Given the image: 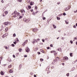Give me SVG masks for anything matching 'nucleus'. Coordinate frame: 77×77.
Here are the masks:
<instances>
[{"mask_svg":"<svg viewBox=\"0 0 77 77\" xmlns=\"http://www.w3.org/2000/svg\"><path fill=\"white\" fill-rule=\"evenodd\" d=\"M36 42V40L34 39L33 40V41L32 42V43L34 44H35V43Z\"/></svg>","mask_w":77,"mask_h":77,"instance_id":"nucleus-9","label":"nucleus"},{"mask_svg":"<svg viewBox=\"0 0 77 77\" xmlns=\"http://www.w3.org/2000/svg\"><path fill=\"white\" fill-rule=\"evenodd\" d=\"M66 76L67 77H68L69 75V73H68L66 74Z\"/></svg>","mask_w":77,"mask_h":77,"instance_id":"nucleus-24","label":"nucleus"},{"mask_svg":"<svg viewBox=\"0 0 77 77\" xmlns=\"http://www.w3.org/2000/svg\"><path fill=\"white\" fill-rule=\"evenodd\" d=\"M1 2L2 3H4V1H3V0H2V1H1Z\"/></svg>","mask_w":77,"mask_h":77,"instance_id":"nucleus-49","label":"nucleus"},{"mask_svg":"<svg viewBox=\"0 0 77 77\" xmlns=\"http://www.w3.org/2000/svg\"><path fill=\"white\" fill-rule=\"evenodd\" d=\"M14 44H17V42H14Z\"/></svg>","mask_w":77,"mask_h":77,"instance_id":"nucleus-51","label":"nucleus"},{"mask_svg":"<svg viewBox=\"0 0 77 77\" xmlns=\"http://www.w3.org/2000/svg\"><path fill=\"white\" fill-rule=\"evenodd\" d=\"M38 30V29L36 28H34L32 29L33 32H37Z\"/></svg>","mask_w":77,"mask_h":77,"instance_id":"nucleus-7","label":"nucleus"},{"mask_svg":"<svg viewBox=\"0 0 77 77\" xmlns=\"http://www.w3.org/2000/svg\"><path fill=\"white\" fill-rule=\"evenodd\" d=\"M37 41H39V39H37Z\"/></svg>","mask_w":77,"mask_h":77,"instance_id":"nucleus-61","label":"nucleus"},{"mask_svg":"<svg viewBox=\"0 0 77 77\" xmlns=\"http://www.w3.org/2000/svg\"><path fill=\"white\" fill-rule=\"evenodd\" d=\"M56 53V51H51V53Z\"/></svg>","mask_w":77,"mask_h":77,"instance_id":"nucleus-17","label":"nucleus"},{"mask_svg":"<svg viewBox=\"0 0 77 77\" xmlns=\"http://www.w3.org/2000/svg\"><path fill=\"white\" fill-rule=\"evenodd\" d=\"M12 67V65H10L8 66V68H11Z\"/></svg>","mask_w":77,"mask_h":77,"instance_id":"nucleus-20","label":"nucleus"},{"mask_svg":"<svg viewBox=\"0 0 77 77\" xmlns=\"http://www.w3.org/2000/svg\"><path fill=\"white\" fill-rule=\"evenodd\" d=\"M13 57H14V58H15V55H13Z\"/></svg>","mask_w":77,"mask_h":77,"instance_id":"nucleus-46","label":"nucleus"},{"mask_svg":"<svg viewBox=\"0 0 77 77\" xmlns=\"http://www.w3.org/2000/svg\"><path fill=\"white\" fill-rule=\"evenodd\" d=\"M25 44H26V43L24 42L22 44V45H23V46H24V45H25Z\"/></svg>","mask_w":77,"mask_h":77,"instance_id":"nucleus-28","label":"nucleus"},{"mask_svg":"<svg viewBox=\"0 0 77 77\" xmlns=\"http://www.w3.org/2000/svg\"><path fill=\"white\" fill-rule=\"evenodd\" d=\"M71 8V7L70 6H69L67 7L65 9V11H67L68 10H69V9H70V8Z\"/></svg>","mask_w":77,"mask_h":77,"instance_id":"nucleus-3","label":"nucleus"},{"mask_svg":"<svg viewBox=\"0 0 77 77\" xmlns=\"http://www.w3.org/2000/svg\"><path fill=\"white\" fill-rule=\"evenodd\" d=\"M16 36V35L15 34V33H14L13 35V37H15V36Z\"/></svg>","mask_w":77,"mask_h":77,"instance_id":"nucleus-31","label":"nucleus"},{"mask_svg":"<svg viewBox=\"0 0 77 77\" xmlns=\"http://www.w3.org/2000/svg\"><path fill=\"white\" fill-rule=\"evenodd\" d=\"M0 58L2 60V59H3V57H0Z\"/></svg>","mask_w":77,"mask_h":77,"instance_id":"nucleus-56","label":"nucleus"},{"mask_svg":"<svg viewBox=\"0 0 77 77\" xmlns=\"http://www.w3.org/2000/svg\"><path fill=\"white\" fill-rule=\"evenodd\" d=\"M47 49H48H48H50V47H47Z\"/></svg>","mask_w":77,"mask_h":77,"instance_id":"nucleus-55","label":"nucleus"},{"mask_svg":"<svg viewBox=\"0 0 77 77\" xmlns=\"http://www.w3.org/2000/svg\"><path fill=\"white\" fill-rule=\"evenodd\" d=\"M35 9H38V8L37 7V6H35Z\"/></svg>","mask_w":77,"mask_h":77,"instance_id":"nucleus-44","label":"nucleus"},{"mask_svg":"<svg viewBox=\"0 0 77 77\" xmlns=\"http://www.w3.org/2000/svg\"><path fill=\"white\" fill-rule=\"evenodd\" d=\"M55 59V62H58V61H59V60H60V59L57 57Z\"/></svg>","mask_w":77,"mask_h":77,"instance_id":"nucleus-5","label":"nucleus"},{"mask_svg":"<svg viewBox=\"0 0 77 77\" xmlns=\"http://www.w3.org/2000/svg\"><path fill=\"white\" fill-rule=\"evenodd\" d=\"M14 15L12 17L14 18H15L16 17H17L19 15H20V13L17 12V11H15L14 12Z\"/></svg>","mask_w":77,"mask_h":77,"instance_id":"nucleus-1","label":"nucleus"},{"mask_svg":"<svg viewBox=\"0 0 77 77\" xmlns=\"http://www.w3.org/2000/svg\"><path fill=\"white\" fill-rule=\"evenodd\" d=\"M40 51H41V52H42L43 53H44V51L42 49L40 50Z\"/></svg>","mask_w":77,"mask_h":77,"instance_id":"nucleus-15","label":"nucleus"},{"mask_svg":"<svg viewBox=\"0 0 77 77\" xmlns=\"http://www.w3.org/2000/svg\"><path fill=\"white\" fill-rule=\"evenodd\" d=\"M8 34L7 33H5L2 36V38H5L6 36V35H7V34Z\"/></svg>","mask_w":77,"mask_h":77,"instance_id":"nucleus-10","label":"nucleus"},{"mask_svg":"<svg viewBox=\"0 0 77 77\" xmlns=\"http://www.w3.org/2000/svg\"><path fill=\"white\" fill-rule=\"evenodd\" d=\"M76 26H77V23H76L75 24Z\"/></svg>","mask_w":77,"mask_h":77,"instance_id":"nucleus-64","label":"nucleus"},{"mask_svg":"<svg viewBox=\"0 0 77 77\" xmlns=\"http://www.w3.org/2000/svg\"><path fill=\"white\" fill-rule=\"evenodd\" d=\"M42 42H45V39H42Z\"/></svg>","mask_w":77,"mask_h":77,"instance_id":"nucleus-32","label":"nucleus"},{"mask_svg":"<svg viewBox=\"0 0 77 77\" xmlns=\"http://www.w3.org/2000/svg\"><path fill=\"white\" fill-rule=\"evenodd\" d=\"M57 54V52H55L54 53V55H55V56H56V54Z\"/></svg>","mask_w":77,"mask_h":77,"instance_id":"nucleus-29","label":"nucleus"},{"mask_svg":"<svg viewBox=\"0 0 77 77\" xmlns=\"http://www.w3.org/2000/svg\"><path fill=\"white\" fill-rule=\"evenodd\" d=\"M18 2H22V0H18Z\"/></svg>","mask_w":77,"mask_h":77,"instance_id":"nucleus-34","label":"nucleus"},{"mask_svg":"<svg viewBox=\"0 0 77 77\" xmlns=\"http://www.w3.org/2000/svg\"><path fill=\"white\" fill-rule=\"evenodd\" d=\"M60 3V2H58L57 3V5H59Z\"/></svg>","mask_w":77,"mask_h":77,"instance_id":"nucleus-41","label":"nucleus"},{"mask_svg":"<svg viewBox=\"0 0 77 77\" xmlns=\"http://www.w3.org/2000/svg\"><path fill=\"white\" fill-rule=\"evenodd\" d=\"M58 51H62V49L61 48H59L57 49Z\"/></svg>","mask_w":77,"mask_h":77,"instance_id":"nucleus-12","label":"nucleus"},{"mask_svg":"<svg viewBox=\"0 0 77 77\" xmlns=\"http://www.w3.org/2000/svg\"><path fill=\"white\" fill-rule=\"evenodd\" d=\"M9 24V22H6L4 23V24L5 25H8Z\"/></svg>","mask_w":77,"mask_h":77,"instance_id":"nucleus-14","label":"nucleus"},{"mask_svg":"<svg viewBox=\"0 0 77 77\" xmlns=\"http://www.w3.org/2000/svg\"><path fill=\"white\" fill-rule=\"evenodd\" d=\"M20 12H21V13H25L26 12L24 9L20 10Z\"/></svg>","mask_w":77,"mask_h":77,"instance_id":"nucleus-8","label":"nucleus"},{"mask_svg":"<svg viewBox=\"0 0 77 77\" xmlns=\"http://www.w3.org/2000/svg\"><path fill=\"white\" fill-rule=\"evenodd\" d=\"M23 20L26 23H28V22H29V21H30V19L29 18H28V19H27L26 18H24L23 19Z\"/></svg>","mask_w":77,"mask_h":77,"instance_id":"nucleus-2","label":"nucleus"},{"mask_svg":"<svg viewBox=\"0 0 77 77\" xmlns=\"http://www.w3.org/2000/svg\"><path fill=\"white\" fill-rule=\"evenodd\" d=\"M30 74L31 75H33V72H31L30 73Z\"/></svg>","mask_w":77,"mask_h":77,"instance_id":"nucleus-45","label":"nucleus"},{"mask_svg":"<svg viewBox=\"0 0 77 77\" xmlns=\"http://www.w3.org/2000/svg\"><path fill=\"white\" fill-rule=\"evenodd\" d=\"M65 22H66V24H68V22H67L65 20Z\"/></svg>","mask_w":77,"mask_h":77,"instance_id":"nucleus-39","label":"nucleus"},{"mask_svg":"<svg viewBox=\"0 0 77 77\" xmlns=\"http://www.w3.org/2000/svg\"><path fill=\"white\" fill-rule=\"evenodd\" d=\"M59 37L57 38V39H59Z\"/></svg>","mask_w":77,"mask_h":77,"instance_id":"nucleus-62","label":"nucleus"},{"mask_svg":"<svg viewBox=\"0 0 77 77\" xmlns=\"http://www.w3.org/2000/svg\"><path fill=\"white\" fill-rule=\"evenodd\" d=\"M73 27L74 28H76V26H75L74 25L73 26Z\"/></svg>","mask_w":77,"mask_h":77,"instance_id":"nucleus-47","label":"nucleus"},{"mask_svg":"<svg viewBox=\"0 0 77 77\" xmlns=\"http://www.w3.org/2000/svg\"><path fill=\"white\" fill-rule=\"evenodd\" d=\"M57 18L58 20H60V17H57Z\"/></svg>","mask_w":77,"mask_h":77,"instance_id":"nucleus-25","label":"nucleus"},{"mask_svg":"<svg viewBox=\"0 0 77 77\" xmlns=\"http://www.w3.org/2000/svg\"><path fill=\"white\" fill-rule=\"evenodd\" d=\"M19 51H20L21 52V51L22 50V49L21 48H20L18 49Z\"/></svg>","mask_w":77,"mask_h":77,"instance_id":"nucleus-36","label":"nucleus"},{"mask_svg":"<svg viewBox=\"0 0 77 77\" xmlns=\"http://www.w3.org/2000/svg\"><path fill=\"white\" fill-rule=\"evenodd\" d=\"M22 18L23 17H22V16H18V18L19 19H20L21 18Z\"/></svg>","mask_w":77,"mask_h":77,"instance_id":"nucleus-18","label":"nucleus"},{"mask_svg":"<svg viewBox=\"0 0 77 77\" xmlns=\"http://www.w3.org/2000/svg\"><path fill=\"white\" fill-rule=\"evenodd\" d=\"M63 15H64V16H65V15H66V14H65V13H63Z\"/></svg>","mask_w":77,"mask_h":77,"instance_id":"nucleus-48","label":"nucleus"},{"mask_svg":"<svg viewBox=\"0 0 77 77\" xmlns=\"http://www.w3.org/2000/svg\"><path fill=\"white\" fill-rule=\"evenodd\" d=\"M74 13H76V12H77V11H74Z\"/></svg>","mask_w":77,"mask_h":77,"instance_id":"nucleus-60","label":"nucleus"},{"mask_svg":"<svg viewBox=\"0 0 77 77\" xmlns=\"http://www.w3.org/2000/svg\"><path fill=\"white\" fill-rule=\"evenodd\" d=\"M46 19V18L45 17H43V20H45Z\"/></svg>","mask_w":77,"mask_h":77,"instance_id":"nucleus-42","label":"nucleus"},{"mask_svg":"<svg viewBox=\"0 0 77 77\" xmlns=\"http://www.w3.org/2000/svg\"><path fill=\"white\" fill-rule=\"evenodd\" d=\"M28 8L29 9H30L32 8V7H31L30 5H29L28 6Z\"/></svg>","mask_w":77,"mask_h":77,"instance_id":"nucleus-19","label":"nucleus"},{"mask_svg":"<svg viewBox=\"0 0 77 77\" xmlns=\"http://www.w3.org/2000/svg\"><path fill=\"white\" fill-rule=\"evenodd\" d=\"M30 11L31 12H33V9H31Z\"/></svg>","mask_w":77,"mask_h":77,"instance_id":"nucleus-50","label":"nucleus"},{"mask_svg":"<svg viewBox=\"0 0 77 77\" xmlns=\"http://www.w3.org/2000/svg\"><path fill=\"white\" fill-rule=\"evenodd\" d=\"M42 0H40V2H42Z\"/></svg>","mask_w":77,"mask_h":77,"instance_id":"nucleus-59","label":"nucleus"},{"mask_svg":"<svg viewBox=\"0 0 77 77\" xmlns=\"http://www.w3.org/2000/svg\"><path fill=\"white\" fill-rule=\"evenodd\" d=\"M40 61H41V62H42V61H43V60H44L43 59L41 58L40 59Z\"/></svg>","mask_w":77,"mask_h":77,"instance_id":"nucleus-27","label":"nucleus"},{"mask_svg":"<svg viewBox=\"0 0 77 77\" xmlns=\"http://www.w3.org/2000/svg\"><path fill=\"white\" fill-rule=\"evenodd\" d=\"M28 42V40H26L25 41V42H24L25 44H26V43H27V42Z\"/></svg>","mask_w":77,"mask_h":77,"instance_id":"nucleus-21","label":"nucleus"},{"mask_svg":"<svg viewBox=\"0 0 77 77\" xmlns=\"http://www.w3.org/2000/svg\"><path fill=\"white\" fill-rule=\"evenodd\" d=\"M1 33H2V34H3V33H3V31L2 32H1Z\"/></svg>","mask_w":77,"mask_h":77,"instance_id":"nucleus-58","label":"nucleus"},{"mask_svg":"<svg viewBox=\"0 0 77 77\" xmlns=\"http://www.w3.org/2000/svg\"><path fill=\"white\" fill-rule=\"evenodd\" d=\"M62 65L63 66H64V65H65V64L64 63H62Z\"/></svg>","mask_w":77,"mask_h":77,"instance_id":"nucleus-53","label":"nucleus"},{"mask_svg":"<svg viewBox=\"0 0 77 77\" xmlns=\"http://www.w3.org/2000/svg\"><path fill=\"white\" fill-rule=\"evenodd\" d=\"M11 46H12V47H15V45H14V44H12L11 45Z\"/></svg>","mask_w":77,"mask_h":77,"instance_id":"nucleus-35","label":"nucleus"},{"mask_svg":"<svg viewBox=\"0 0 77 77\" xmlns=\"http://www.w3.org/2000/svg\"><path fill=\"white\" fill-rule=\"evenodd\" d=\"M8 12H7V11H5V14L6 15V14H8Z\"/></svg>","mask_w":77,"mask_h":77,"instance_id":"nucleus-30","label":"nucleus"},{"mask_svg":"<svg viewBox=\"0 0 77 77\" xmlns=\"http://www.w3.org/2000/svg\"><path fill=\"white\" fill-rule=\"evenodd\" d=\"M53 27L54 29H56V26L54 25V24H53Z\"/></svg>","mask_w":77,"mask_h":77,"instance_id":"nucleus-23","label":"nucleus"},{"mask_svg":"<svg viewBox=\"0 0 77 77\" xmlns=\"http://www.w3.org/2000/svg\"><path fill=\"white\" fill-rule=\"evenodd\" d=\"M74 40L75 39V40H77V38H76L75 37L74 38Z\"/></svg>","mask_w":77,"mask_h":77,"instance_id":"nucleus-52","label":"nucleus"},{"mask_svg":"<svg viewBox=\"0 0 77 77\" xmlns=\"http://www.w3.org/2000/svg\"><path fill=\"white\" fill-rule=\"evenodd\" d=\"M70 56H71V57H72V53H70Z\"/></svg>","mask_w":77,"mask_h":77,"instance_id":"nucleus-22","label":"nucleus"},{"mask_svg":"<svg viewBox=\"0 0 77 77\" xmlns=\"http://www.w3.org/2000/svg\"><path fill=\"white\" fill-rule=\"evenodd\" d=\"M50 47H53V44H51L50 45Z\"/></svg>","mask_w":77,"mask_h":77,"instance_id":"nucleus-40","label":"nucleus"},{"mask_svg":"<svg viewBox=\"0 0 77 77\" xmlns=\"http://www.w3.org/2000/svg\"><path fill=\"white\" fill-rule=\"evenodd\" d=\"M24 57H27V55H24Z\"/></svg>","mask_w":77,"mask_h":77,"instance_id":"nucleus-43","label":"nucleus"},{"mask_svg":"<svg viewBox=\"0 0 77 77\" xmlns=\"http://www.w3.org/2000/svg\"><path fill=\"white\" fill-rule=\"evenodd\" d=\"M19 54V53H17L16 54V55L17 56H18Z\"/></svg>","mask_w":77,"mask_h":77,"instance_id":"nucleus-37","label":"nucleus"},{"mask_svg":"<svg viewBox=\"0 0 77 77\" xmlns=\"http://www.w3.org/2000/svg\"><path fill=\"white\" fill-rule=\"evenodd\" d=\"M5 30L7 32L8 30V28H6L5 29Z\"/></svg>","mask_w":77,"mask_h":77,"instance_id":"nucleus-26","label":"nucleus"},{"mask_svg":"<svg viewBox=\"0 0 77 77\" xmlns=\"http://www.w3.org/2000/svg\"><path fill=\"white\" fill-rule=\"evenodd\" d=\"M30 5L31 6H32L33 5V2H31L30 3Z\"/></svg>","mask_w":77,"mask_h":77,"instance_id":"nucleus-16","label":"nucleus"},{"mask_svg":"<svg viewBox=\"0 0 77 77\" xmlns=\"http://www.w3.org/2000/svg\"><path fill=\"white\" fill-rule=\"evenodd\" d=\"M4 47L5 49H8V47H7V46H5Z\"/></svg>","mask_w":77,"mask_h":77,"instance_id":"nucleus-38","label":"nucleus"},{"mask_svg":"<svg viewBox=\"0 0 77 77\" xmlns=\"http://www.w3.org/2000/svg\"><path fill=\"white\" fill-rule=\"evenodd\" d=\"M38 54H41V53H40V52H38Z\"/></svg>","mask_w":77,"mask_h":77,"instance_id":"nucleus-54","label":"nucleus"},{"mask_svg":"<svg viewBox=\"0 0 77 77\" xmlns=\"http://www.w3.org/2000/svg\"><path fill=\"white\" fill-rule=\"evenodd\" d=\"M34 77H36V75H34Z\"/></svg>","mask_w":77,"mask_h":77,"instance_id":"nucleus-57","label":"nucleus"},{"mask_svg":"<svg viewBox=\"0 0 77 77\" xmlns=\"http://www.w3.org/2000/svg\"><path fill=\"white\" fill-rule=\"evenodd\" d=\"M70 42L71 44H72V43H73V42H72V40L70 41Z\"/></svg>","mask_w":77,"mask_h":77,"instance_id":"nucleus-33","label":"nucleus"},{"mask_svg":"<svg viewBox=\"0 0 77 77\" xmlns=\"http://www.w3.org/2000/svg\"><path fill=\"white\" fill-rule=\"evenodd\" d=\"M61 39H63V37H62Z\"/></svg>","mask_w":77,"mask_h":77,"instance_id":"nucleus-63","label":"nucleus"},{"mask_svg":"<svg viewBox=\"0 0 77 77\" xmlns=\"http://www.w3.org/2000/svg\"><path fill=\"white\" fill-rule=\"evenodd\" d=\"M26 51L27 52H29V51H30V50L29 49V48H26Z\"/></svg>","mask_w":77,"mask_h":77,"instance_id":"nucleus-6","label":"nucleus"},{"mask_svg":"<svg viewBox=\"0 0 77 77\" xmlns=\"http://www.w3.org/2000/svg\"><path fill=\"white\" fill-rule=\"evenodd\" d=\"M63 60H68V58L66 56L64 57H63Z\"/></svg>","mask_w":77,"mask_h":77,"instance_id":"nucleus-4","label":"nucleus"},{"mask_svg":"<svg viewBox=\"0 0 77 77\" xmlns=\"http://www.w3.org/2000/svg\"><path fill=\"white\" fill-rule=\"evenodd\" d=\"M1 75H4L5 73L3 72V71H1Z\"/></svg>","mask_w":77,"mask_h":77,"instance_id":"nucleus-13","label":"nucleus"},{"mask_svg":"<svg viewBox=\"0 0 77 77\" xmlns=\"http://www.w3.org/2000/svg\"><path fill=\"white\" fill-rule=\"evenodd\" d=\"M9 73H12L13 72V70L12 69H10L9 71Z\"/></svg>","mask_w":77,"mask_h":77,"instance_id":"nucleus-11","label":"nucleus"}]
</instances>
